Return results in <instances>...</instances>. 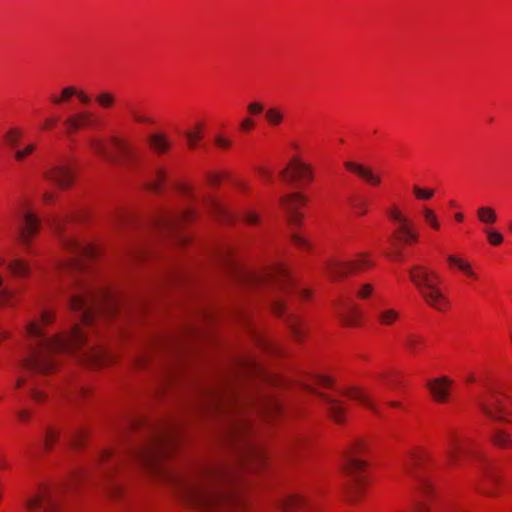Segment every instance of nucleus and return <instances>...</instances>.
Segmentation results:
<instances>
[{"instance_id": "f257e3e1", "label": "nucleus", "mask_w": 512, "mask_h": 512, "mask_svg": "<svg viewBox=\"0 0 512 512\" xmlns=\"http://www.w3.org/2000/svg\"><path fill=\"white\" fill-rule=\"evenodd\" d=\"M280 382L256 360L244 356L237 360L229 375L203 392V408L227 418L226 437L239 445L241 450L236 466L208 464L192 472L166 466L164 460L174 446L175 435L172 427L163 426L153 427L146 442L127 454L103 449L95 460V467L108 482L120 466L134 461L152 477L171 486L178 500L187 507L202 511L241 507L244 501L232 489V485L240 473L255 469L263 461L261 450L245 442L252 425L244 410L251 408L263 416L278 413L281 410L278 401L258 386L260 383L278 385Z\"/></svg>"}, {"instance_id": "f03ea898", "label": "nucleus", "mask_w": 512, "mask_h": 512, "mask_svg": "<svg viewBox=\"0 0 512 512\" xmlns=\"http://www.w3.org/2000/svg\"><path fill=\"white\" fill-rule=\"evenodd\" d=\"M64 219H53L52 228L57 234L61 245L71 251L74 257L60 265L58 269L71 273L72 286L77 290L69 298L71 309L78 313L80 324H75L69 333H60L49 337L44 330L54 320V314L43 310L37 319L26 325V343L19 366L32 374H47L56 368L58 358L63 354L79 353V359L94 367L111 363L114 356L100 344L94 343L88 336L90 329L97 318L106 317L113 313L114 304L109 292L103 288H96L75 278V274L82 270V258L91 259L98 254V248L92 243H83L74 239L63 230Z\"/></svg>"}, {"instance_id": "7ed1b4c3", "label": "nucleus", "mask_w": 512, "mask_h": 512, "mask_svg": "<svg viewBox=\"0 0 512 512\" xmlns=\"http://www.w3.org/2000/svg\"><path fill=\"white\" fill-rule=\"evenodd\" d=\"M89 472L78 470L71 474L69 480L61 487L43 485L25 501L29 512H58L59 498L62 491L70 490L88 477Z\"/></svg>"}, {"instance_id": "20e7f679", "label": "nucleus", "mask_w": 512, "mask_h": 512, "mask_svg": "<svg viewBox=\"0 0 512 512\" xmlns=\"http://www.w3.org/2000/svg\"><path fill=\"white\" fill-rule=\"evenodd\" d=\"M409 276L427 305L441 312L450 306L449 300L433 281L437 277L434 272L415 265L409 270Z\"/></svg>"}, {"instance_id": "39448f33", "label": "nucleus", "mask_w": 512, "mask_h": 512, "mask_svg": "<svg viewBox=\"0 0 512 512\" xmlns=\"http://www.w3.org/2000/svg\"><path fill=\"white\" fill-rule=\"evenodd\" d=\"M362 450L363 444L356 441L351 444L344 455L343 470L348 477L349 493L352 499H356L365 483L363 472L366 462L359 458Z\"/></svg>"}, {"instance_id": "423d86ee", "label": "nucleus", "mask_w": 512, "mask_h": 512, "mask_svg": "<svg viewBox=\"0 0 512 512\" xmlns=\"http://www.w3.org/2000/svg\"><path fill=\"white\" fill-rule=\"evenodd\" d=\"M231 268L235 269L236 276L240 281L251 285L269 284L277 289L288 290L291 285V278L287 268L284 265H277L263 273H252L238 270L234 264L229 263Z\"/></svg>"}, {"instance_id": "0eeeda50", "label": "nucleus", "mask_w": 512, "mask_h": 512, "mask_svg": "<svg viewBox=\"0 0 512 512\" xmlns=\"http://www.w3.org/2000/svg\"><path fill=\"white\" fill-rule=\"evenodd\" d=\"M111 143L114 146L115 150L117 151V155L111 154L106 146L104 145L103 141L99 138H92L89 141V145L91 149L98 154L99 156L112 161L116 162L118 160L122 161H131L133 159V150L132 147L128 142L125 140L119 138V137H112Z\"/></svg>"}, {"instance_id": "6e6552de", "label": "nucleus", "mask_w": 512, "mask_h": 512, "mask_svg": "<svg viewBox=\"0 0 512 512\" xmlns=\"http://www.w3.org/2000/svg\"><path fill=\"white\" fill-rule=\"evenodd\" d=\"M370 266H372L371 261H369L366 258V255L363 254L357 260L350 262L337 260L327 261L324 269L330 278L338 280L346 277L350 273L361 271Z\"/></svg>"}, {"instance_id": "1a4fd4ad", "label": "nucleus", "mask_w": 512, "mask_h": 512, "mask_svg": "<svg viewBox=\"0 0 512 512\" xmlns=\"http://www.w3.org/2000/svg\"><path fill=\"white\" fill-rule=\"evenodd\" d=\"M271 306L278 316H284L287 326L289 327L291 334L297 341L302 340L305 335V330L302 327V320L299 316L294 313H286L285 304L279 297H273L271 300Z\"/></svg>"}, {"instance_id": "9d476101", "label": "nucleus", "mask_w": 512, "mask_h": 512, "mask_svg": "<svg viewBox=\"0 0 512 512\" xmlns=\"http://www.w3.org/2000/svg\"><path fill=\"white\" fill-rule=\"evenodd\" d=\"M477 405L480 410L489 418L506 422L508 412L505 410L503 399L497 394H491L486 398L477 400Z\"/></svg>"}, {"instance_id": "9b49d317", "label": "nucleus", "mask_w": 512, "mask_h": 512, "mask_svg": "<svg viewBox=\"0 0 512 512\" xmlns=\"http://www.w3.org/2000/svg\"><path fill=\"white\" fill-rule=\"evenodd\" d=\"M40 227L39 218L30 211H25L19 221L17 238L24 246H29Z\"/></svg>"}, {"instance_id": "f8f14e48", "label": "nucleus", "mask_w": 512, "mask_h": 512, "mask_svg": "<svg viewBox=\"0 0 512 512\" xmlns=\"http://www.w3.org/2000/svg\"><path fill=\"white\" fill-rule=\"evenodd\" d=\"M466 440H462L458 435L450 433L444 442V454L449 464L457 463L460 454L475 456L467 446Z\"/></svg>"}, {"instance_id": "ddd939ff", "label": "nucleus", "mask_w": 512, "mask_h": 512, "mask_svg": "<svg viewBox=\"0 0 512 512\" xmlns=\"http://www.w3.org/2000/svg\"><path fill=\"white\" fill-rule=\"evenodd\" d=\"M281 178L285 183H291L301 179L312 181V167L309 164L303 163L299 159L294 158L290 161L287 168L281 172Z\"/></svg>"}, {"instance_id": "4468645a", "label": "nucleus", "mask_w": 512, "mask_h": 512, "mask_svg": "<svg viewBox=\"0 0 512 512\" xmlns=\"http://www.w3.org/2000/svg\"><path fill=\"white\" fill-rule=\"evenodd\" d=\"M306 202V198L299 194H288L281 198V203L287 213L290 225H298L302 216L297 212V208Z\"/></svg>"}, {"instance_id": "2eb2a0df", "label": "nucleus", "mask_w": 512, "mask_h": 512, "mask_svg": "<svg viewBox=\"0 0 512 512\" xmlns=\"http://www.w3.org/2000/svg\"><path fill=\"white\" fill-rule=\"evenodd\" d=\"M65 124L71 131H77L82 128L93 127L97 124L96 116L89 111L78 112L69 117Z\"/></svg>"}, {"instance_id": "dca6fc26", "label": "nucleus", "mask_w": 512, "mask_h": 512, "mask_svg": "<svg viewBox=\"0 0 512 512\" xmlns=\"http://www.w3.org/2000/svg\"><path fill=\"white\" fill-rule=\"evenodd\" d=\"M280 506L284 512H314L311 509L310 503L299 494H289L285 496Z\"/></svg>"}, {"instance_id": "f3484780", "label": "nucleus", "mask_w": 512, "mask_h": 512, "mask_svg": "<svg viewBox=\"0 0 512 512\" xmlns=\"http://www.w3.org/2000/svg\"><path fill=\"white\" fill-rule=\"evenodd\" d=\"M46 178L60 188H67L73 182V173L67 166H57L46 173Z\"/></svg>"}, {"instance_id": "a211bd4d", "label": "nucleus", "mask_w": 512, "mask_h": 512, "mask_svg": "<svg viewBox=\"0 0 512 512\" xmlns=\"http://www.w3.org/2000/svg\"><path fill=\"white\" fill-rule=\"evenodd\" d=\"M452 380L447 377H440L428 383V388L431 391L434 399L438 402H445L449 395V386Z\"/></svg>"}, {"instance_id": "6ab92c4d", "label": "nucleus", "mask_w": 512, "mask_h": 512, "mask_svg": "<svg viewBox=\"0 0 512 512\" xmlns=\"http://www.w3.org/2000/svg\"><path fill=\"white\" fill-rule=\"evenodd\" d=\"M193 217L191 211L183 212H166L159 218V225L168 229L178 228L182 222L189 220Z\"/></svg>"}, {"instance_id": "aec40b11", "label": "nucleus", "mask_w": 512, "mask_h": 512, "mask_svg": "<svg viewBox=\"0 0 512 512\" xmlns=\"http://www.w3.org/2000/svg\"><path fill=\"white\" fill-rule=\"evenodd\" d=\"M344 166L350 170L351 172L355 173L362 179H364L366 182H368L371 185H379L381 178L379 175L375 174L373 170L370 167H366L364 165L347 161L344 163Z\"/></svg>"}, {"instance_id": "412c9836", "label": "nucleus", "mask_w": 512, "mask_h": 512, "mask_svg": "<svg viewBox=\"0 0 512 512\" xmlns=\"http://www.w3.org/2000/svg\"><path fill=\"white\" fill-rule=\"evenodd\" d=\"M325 404L326 410L333 421L341 423L344 419V408L339 400L326 394L318 393Z\"/></svg>"}, {"instance_id": "4be33fe9", "label": "nucleus", "mask_w": 512, "mask_h": 512, "mask_svg": "<svg viewBox=\"0 0 512 512\" xmlns=\"http://www.w3.org/2000/svg\"><path fill=\"white\" fill-rule=\"evenodd\" d=\"M429 460V455L422 449H411L408 450L403 457L402 464L404 469L411 473V468L414 466H421L423 463Z\"/></svg>"}, {"instance_id": "5701e85b", "label": "nucleus", "mask_w": 512, "mask_h": 512, "mask_svg": "<svg viewBox=\"0 0 512 512\" xmlns=\"http://www.w3.org/2000/svg\"><path fill=\"white\" fill-rule=\"evenodd\" d=\"M343 395L358 401L362 405L366 406L377 416H380V411L370 397L358 387H349L342 392Z\"/></svg>"}, {"instance_id": "b1692460", "label": "nucleus", "mask_w": 512, "mask_h": 512, "mask_svg": "<svg viewBox=\"0 0 512 512\" xmlns=\"http://www.w3.org/2000/svg\"><path fill=\"white\" fill-rule=\"evenodd\" d=\"M338 316L346 325H356L358 323L359 312L352 303H345L338 311Z\"/></svg>"}, {"instance_id": "393cba45", "label": "nucleus", "mask_w": 512, "mask_h": 512, "mask_svg": "<svg viewBox=\"0 0 512 512\" xmlns=\"http://www.w3.org/2000/svg\"><path fill=\"white\" fill-rule=\"evenodd\" d=\"M148 142L150 144L151 149L158 154L167 152L171 146V143L167 139V137L160 133H154L149 135Z\"/></svg>"}, {"instance_id": "a878e982", "label": "nucleus", "mask_w": 512, "mask_h": 512, "mask_svg": "<svg viewBox=\"0 0 512 512\" xmlns=\"http://www.w3.org/2000/svg\"><path fill=\"white\" fill-rule=\"evenodd\" d=\"M376 317L380 324L391 326L399 319L400 314L393 308L376 309Z\"/></svg>"}, {"instance_id": "bb28decb", "label": "nucleus", "mask_w": 512, "mask_h": 512, "mask_svg": "<svg viewBox=\"0 0 512 512\" xmlns=\"http://www.w3.org/2000/svg\"><path fill=\"white\" fill-rule=\"evenodd\" d=\"M395 236L398 239V241L403 243L417 241V234L410 228L408 222L404 225L399 226Z\"/></svg>"}, {"instance_id": "cd10ccee", "label": "nucleus", "mask_w": 512, "mask_h": 512, "mask_svg": "<svg viewBox=\"0 0 512 512\" xmlns=\"http://www.w3.org/2000/svg\"><path fill=\"white\" fill-rule=\"evenodd\" d=\"M8 269L15 277H25L29 273L28 264L21 259H15L10 262Z\"/></svg>"}, {"instance_id": "c85d7f7f", "label": "nucleus", "mask_w": 512, "mask_h": 512, "mask_svg": "<svg viewBox=\"0 0 512 512\" xmlns=\"http://www.w3.org/2000/svg\"><path fill=\"white\" fill-rule=\"evenodd\" d=\"M491 440L496 446L500 448H507L512 446V438L504 430H496L493 433Z\"/></svg>"}, {"instance_id": "c756f323", "label": "nucleus", "mask_w": 512, "mask_h": 512, "mask_svg": "<svg viewBox=\"0 0 512 512\" xmlns=\"http://www.w3.org/2000/svg\"><path fill=\"white\" fill-rule=\"evenodd\" d=\"M478 219L484 224H494L497 220L496 213L491 207H480L477 210Z\"/></svg>"}, {"instance_id": "7c9ffc66", "label": "nucleus", "mask_w": 512, "mask_h": 512, "mask_svg": "<svg viewBox=\"0 0 512 512\" xmlns=\"http://www.w3.org/2000/svg\"><path fill=\"white\" fill-rule=\"evenodd\" d=\"M424 343V340L417 335H408L404 338V345L411 353H417Z\"/></svg>"}, {"instance_id": "2f4dec72", "label": "nucleus", "mask_w": 512, "mask_h": 512, "mask_svg": "<svg viewBox=\"0 0 512 512\" xmlns=\"http://www.w3.org/2000/svg\"><path fill=\"white\" fill-rule=\"evenodd\" d=\"M448 262L451 264V265H455L457 266L460 270H462L464 273H466L468 276L470 277H475V273L473 272L471 266L469 263L453 256V255H450L448 256Z\"/></svg>"}, {"instance_id": "473e14b6", "label": "nucleus", "mask_w": 512, "mask_h": 512, "mask_svg": "<svg viewBox=\"0 0 512 512\" xmlns=\"http://www.w3.org/2000/svg\"><path fill=\"white\" fill-rule=\"evenodd\" d=\"M350 205H351L353 211L357 215H364L368 211V203L362 197H354V198H352L350 200Z\"/></svg>"}, {"instance_id": "72a5a7b5", "label": "nucleus", "mask_w": 512, "mask_h": 512, "mask_svg": "<svg viewBox=\"0 0 512 512\" xmlns=\"http://www.w3.org/2000/svg\"><path fill=\"white\" fill-rule=\"evenodd\" d=\"M76 94V88L73 86L65 87L61 91L60 96L52 95L51 96V102L60 105L63 102L67 101L70 97L74 96Z\"/></svg>"}, {"instance_id": "f704fd0d", "label": "nucleus", "mask_w": 512, "mask_h": 512, "mask_svg": "<svg viewBox=\"0 0 512 512\" xmlns=\"http://www.w3.org/2000/svg\"><path fill=\"white\" fill-rule=\"evenodd\" d=\"M267 122L273 126L279 125L283 121V114L278 108H269L265 112Z\"/></svg>"}, {"instance_id": "c9c22d12", "label": "nucleus", "mask_w": 512, "mask_h": 512, "mask_svg": "<svg viewBox=\"0 0 512 512\" xmlns=\"http://www.w3.org/2000/svg\"><path fill=\"white\" fill-rule=\"evenodd\" d=\"M96 102L102 107V108H111L115 103V96L108 91L101 92L96 96Z\"/></svg>"}, {"instance_id": "e433bc0d", "label": "nucleus", "mask_w": 512, "mask_h": 512, "mask_svg": "<svg viewBox=\"0 0 512 512\" xmlns=\"http://www.w3.org/2000/svg\"><path fill=\"white\" fill-rule=\"evenodd\" d=\"M166 176L165 172L161 169L157 170L155 172L153 180L149 183V189L158 192L162 186V184L165 182Z\"/></svg>"}, {"instance_id": "4c0bfd02", "label": "nucleus", "mask_w": 512, "mask_h": 512, "mask_svg": "<svg viewBox=\"0 0 512 512\" xmlns=\"http://www.w3.org/2000/svg\"><path fill=\"white\" fill-rule=\"evenodd\" d=\"M59 437V431L55 428H48L44 435V448L49 450Z\"/></svg>"}, {"instance_id": "58836bf2", "label": "nucleus", "mask_w": 512, "mask_h": 512, "mask_svg": "<svg viewBox=\"0 0 512 512\" xmlns=\"http://www.w3.org/2000/svg\"><path fill=\"white\" fill-rule=\"evenodd\" d=\"M423 216H424L425 221L429 225H431V227L433 229H436V230L439 229L440 225H439L438 219L433 210H431L430 208L424 207L423 208Z\"/></svg>"}, {"instance_id": "ea45409f", "label": "nucleus", "mask_w": 512, "mask_h": 512, "mask_svg": "<svg viewBox=\"0 0 512 512\" xmlns=\"http://www.w3.org/2000/svg\"><path fill=\"white\" fill-rule=\"evenodd\" d=\"M485 233L487 235L488 242L491 245L497 246L503 242V236L499 232L494 230H485Z\"/></svg>"}, {"instance_id": "a19ab883", "label": "nucleus", "mask_w": 512, "mask_h": 512, "mask_svg": "<svg viewBox=\"0 0 512 512\" xmlns=\"http://www.w3.org/2000/svg\"><path fill=\"white\" fill-rule=\"evenodd\" d=\"M84 433L82 431H73L68 435V443L73 447H78L81 444Z\"/></svg>"}, {"instance_id": "79ce46f5", "label": "nucleus", "mask_w": 512, "mask_h": 512, "mask_svg": "<svg viewBox=\"0 0 512 512\" xmlns=\"http://www.w3.org/2000/svg\"><path fill=\"white\" fill-rule=\"evenodd\" d=\"M12 297V291L6 287H3V280L0 276V306L9 302Z\"/></svg>"}, {"instance_id": "37998d69", "label": "nucleus", "mask_w": 512, "mask_h": 512, "mask_svg": "<svg viewBox=\"0 0 512 512\" xmlns=\"http://www.w3.org/2000/svg\"><path fill=\"white\" fill-rule=\"evenodd\" d=\"M413 192L418 199L427 200L430 199L434 191L430 189H422L419 186H414Z\"/></svg>"}, {"instance_id": "c03bdc74", "label": "nucleus", "mask_w": 512, "mask_h": 512, "mask_svg": "<svg viewBox=\"0 0 512 512\" xmlns=\"http://www.w3.org/2000/svg\"><path fill=\"white\" fill-rule=\"evenodd\" d=\"M373 291V285L370 283H365L360 286L359 290L357 291V296L359 298L366 299L372 295Z\"/></svg>"}, {"instance_id": "a18cd8bd", "label": "nucleus", "mask_w": 512, "mask_h": 512, "mask_svg": "<svg viewBox=\"0 0 512 512\" xmlns=\"http://www.w3.org/2000/svg\"><path fill=\"white\" fill-rule=\"evenodd\" d=\"M107 493L113 497L117 498L122 493L121 487L118 484L115 483H107Z\"/></svg>"}, {"instance_id": "49530a36", "label": "nucleus", "mask_w": 512, "mask_h": 512, "mask_svg": "<svg viewBox=\"0 0 512 512\" xmlns=\"http://www.w3.org/2000/svg\"><path fill=\"white\" fill-rule=\"evenodd\" d=\"M35 146L33 144H30L28 145L25 149L23 150H16L15 151V158L18 160V161H22L27 155H29L30 153H32V151L34 150Z\"/></svg>"}, {"instance_id": "de8ad7c7", "label": "nucleus", "mask_w": 512, "mask_h": 512, "mask_svg": "<svg viewBox=\"0 0 512 512\" xmlns=\"http://www.w3.org/2000/svg\"><path fill=\"white\" fill-rule=\"evenodd\" d=\"M20 137V134L18 131L16 130H10L7 134H6V141L7 143L11 146V147H15L16 144H17V140L18 138Z\"/></svg>"}, {"instance_id": "09e8293b", "label": "nucleus", "mask_w": 512, "mask_h": 512, "mask_svg": "<svg viewBox=\"0 0 512 512\" xmlns=\"http://www.w3.org/2000/svg\"><path fill=\"white\" fill-rule=\"evenodd\" d=\"M292 241L299 248L307 249L309 247V243L307 242V240L296 233L292 235Z\"/></svg>"}, {"instance_id": "8fccbe9b", "label": "nucleus", "mask_w": 512, "mask_h": 512, "mask_svg": "<svg viewBox=\"0 0 512 512\" xmlns=\"http://www.w3.org/2000/svg\"><path fill=\"white\" fill-rule=\"evenodd\" d=\"M390 217L393 220L397 221L400 225H404L408 222V220L404 216H402V214L397 208L391 209Z\"/></svg>"}, {"instance_id": "3c124183", "label": "nucleus", "mask_w": 512, "mask_h": 512, "mask_svg": "<svg viewBox=\"0 0 512 512\" xmlns=\"http://www.w3.org/2000/svg\"><path fill=\"white\" fill-rule=\"evenodd\" d=\"M185 136L187 137L188 144L191 148L195 146V143L201 138V134L199 131L196 132H186Z\"/></svg>"}, {"instance_id": "603ef678", "label": "nucleus", "mask_w": 512, "mask_h": 512, "mask_svg": "<svg viewBox=\"0 0 512 512\" xmlns=\"http://www.w3.org/2000/svg\"><path fill=\"white\" fill-rule=\"evenodd\" d=\"M316 383L322 385L323 387L330 388L332 386V379L328 376L317 375L314 377Z\"/></svg>"}, {"instance_id": "864d4df0", "label": "nucleus", "mask_w": 512, "mask_h": 512, "mask_svg": "<svg viewBox=\"0 0 512 512\" xmlns=\"http://www.w3.org/2000/svg\"><path fill=\"white\" fill-rule=\"evenodd\" d=\"M247 110L252 115H257L263 112L264 107L259 102H252L248 105Z\"/></svg>"}, {"instance_id": "5fc2aeb1", "label": "nucleus", "mask_w": 512, "mask_h": 512, "mask_svg": "<svg viewBox=\"0 0 512 512\" xmlns=\"http://www.w3.org/2000/svg\"><path fill=\"white\" fill-rule=\"evenodd\" d=\"M29 392L34 401L40 403L45 399V395L35 386L29 388Z\"/></svg>"}, {"instance_id": "6e6d98bb", "label": "nucleus", "mask_w": 512, "mask_h": 512, "mask_svg": "<svg viewBox=\"0 0 512 512\" xmlns=\"http://www.w3.org/2000/svg\"><path fill=\"white\" fill-rule=\"evenodd\" d=\"M254 126V121L251 118H245L240 123V128L244 131H248L252 129Z\"/></svg>"}, {"instance_id": "4d7b16f0", "label": "nucleus", "mask_w": 512, "mask_h": 512, "mask_svg": "<svg viewBox=\"0 0 512 512\" xmlns=\"http://www.w3.org/2000/svg\"><path fill=\"white\" fill-rule=\"evenodd\" d=\"M132 116L134 118L135 121L137 122H141V123H153V120L148 118V117H145V116H142L134 111H132Z\"/></svg>"}, {"instance_id": "13d9d810", "label": "nucleus", "mask_w": 512, "mask_h": 512, "mask_svg": "<svg viewBox=\"0 0 512 512\" xmlns=\"http://www.w3.org/2000/svg\"><path fill=\"white\" fill-rule=\"evenodd\" d=\"M215 142L219 148H228L230 146V141L221 136L216 137Z\"/></svg>"}, {"instance_id": "bf43d9fd", "label": "nucleus", "mask_w": 512, "mask_h": 512, "mask_svg": "<svg viewBox=\"0 0 512 512\" xmlns=\"http://www.w3.org/2000/svg\"><path fill=\"white\" fill-rule=\"evenodd\" d=\"M258 174L265 180H270L272 178V173L266 168L259 167L257 169Z\"/></svg>"}, {"instance_id": "052dcab7", "label": "nucleus", "mask_w": 512, "mask_h": 512, "mask_svg": "<svg viewBox=\"0 0 512 512\" xmlns=\"http://www.w3.org/2000/svg\"><path fill=\"white\" fill-rule=\"evenodd\" d=\"M245 220L249 224H256L258 222V216L254 212H248L245 215Z\"/></svg>"}, {"instance_id": "680f3d73", "label": "nucleus", "mask_w": 512, "mask_h": 512, "mask_svg": "<svg viewBox=\"0 0 512 512\" xmlns=\"http://www.w3.org/2000/svg\"><path fill=\"white\" fill-rule=\"evenodd\" d=\"M76 96H78L79 100L84 103V104H87L90 102V97L84 93L83 91H77L76 90Z\"/></svg>"}, {"instance_id": "e2e57ef3", "label": "nucleus", "mask_w": 512, "mask_h": 512, "mask_svg": "<svg viewBox=\"0 0 512 512\" xmlns=\"http://www.w3.org/2000/svg\"><path fill=\"white\" fill-rule=\"evenodd\" d=\"M220 181H221V178L217 174H210L208 176V182L210 185H217L220 183Z\"/></svg>"}, {"instance_id": "0e129e2a", "label": "nucleus", "mask_w": 512, "mask_h": 512, "mask_svg": "<svg viewBox=\"0 0 512 512\" xmlns=\"http://www.w3.org/2000/svg\"><path fill=\"white\" fill-rule=\"evenodd\" d=\"M27 382V379L23 376H19L16 380V384H15V387L16 388H20L22 386H24Z\"/></svg>"}, {"instance_id": "69168bd1", "label": "nucleus", "mask_w": 512, "mask_h": 512, "mask_svg": "<svg viewBox=\"0 0 512 512\" xmlns=\"http://www.w3.org/2000/svg\"><path fill=\"white\" fill-rule=\"evenodd\" d=\"M18 417L20 420L24 421L30 417V414L27 410H21L18 412Z\"/></svg>"}, {"instance_id": "338daca9", "label": "nucleus", "mask_w": 512, "mask_h": 512, "mask_svg": "<svg viewBox=\"0 0 512 512\" xmlns=\"http://www.w3.org/2000/svg\"><path fill=\"white\" fill-rule=\"evenodd\" d=\"M56 123V120L55 119H52V118H48L45 120L44 122V129H49L51 127H53Z\"/></svg>"}, {"instance_id": "774afa93", "label": "nucleus", "mask_w": 512, "mask_h": 512, "mask_svg": "<svg viewBox=\"0 0 512 512\" xmlns=\"http://www.w3.org/2000/svg\"><path fill=\"white\" fill-rule=\"evenodd\" d=\"M302 442L303 440L301 438L294 439L293 442H291L289 449H293L294 447L301 445Z\"/></svg>"}]
</instances>
